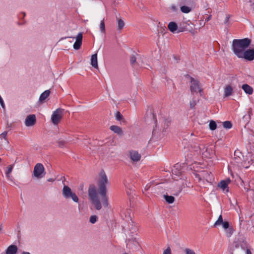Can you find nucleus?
Segmentation results:
<instances>
[{"mask_svg": "<svg viewBox=\"0 0 254 254\" xmlns=\"http://www.w3.org/2000/svg\"><path fill=\"white\" fill-rule=\"evenodd\" d=\"M82 33H79L78 35L76 36V40L82 42Z\"/></svg>", "mask_w": 254, "mask_h": 254, "instance_id": "nucleus-36", "label": "nucleus"}, {"mask_svg": "<svg viewBox=\"0 0 254 254\" xmlns=\"http://www.w3.org/2000/svg\"><path fill=\"white\" fill-rule=\"evenodd\" d=\"M198 148L199 149H201V147H200V146H198Z\"/></svg>", "mask_w": 254, "mask_h": 254, "instance_id": "nucleus-54", "label": "nucleus"}, {"mask_svg": "<svg viewBox=\"0 0 254 254\" xmlns=\"http://www.w3.org/2000/svg\"><path fill=\"white\" fill-rule=\"evenodd\" d=\"M230 18V15L229 14H227L226 15V17H225V20L224 22L225 24H226V25L228 24V22H229Z\"/></svg>", "mask_w": 254, "mask_h": 254, "instance_id": "nucleus-39", "label": "nucleus"}, {"mask_svg": "<svg viewBox=\"0 0 254 254\" xmlns=\"http://www.w3.org/2000/svg\"><path fill=\"white\" fill-rule=\"evenodd\" d=\"M130 159L133 162H138L140 160L141 155L136 150H130L129 152Z\"/></svg>", "mask_w": 254, "mask_h": 254, "instance_id": "nucleus-11", "label": "nucleus"}, {"mask_svg": "<svg viewBox=\"0 0 254 254\" xmlns=\"http://www.w3.org/2000/svg\"><path fill=\"white\" fill-rule=\"evenodd\" d=\"M97 219L98 217L96 215H92L89 218V222L92 224H94L97 222Z\"/></svg>", "mask_w": 254, "mask_h": 254, "instance_id": "nucleus-31", "label": "nucleus"}, {"mask_svg": "<svg viewBox=\"0 0 254 254\" xmlns=\"http://www.w3.org/2000/svg\"><path fill=\"white\" fill-rule=\"evenodd\" d=\"M224 96L228 97L232 94L233 88L230 85H226L224 88Z\"/></svg>", "mask_w": 254, "mask_h": 254, "instance_id": "nucleus-16", "label": "nucleus"}, {"mask_svg": "<svg viewBox=\"0 0 254 254\" xmlns=\"http://www.w3.org/2000/svg\"><path fill=\"white\" fill-rule=\"evenodd\" d=\"M211 17V15H209V16L207 18V19H206V21H209V20L210 19Z\"/></svg>", "mask_w": 254, "mask_h": 254, "instance_id": "nucleus-47", "label": "nucleus"}, {"mask_svg": "<svg viewBox=\"0 0 254 254\" xmlns=\"http://www.w3.org/2000/svg\"><path fill=\"white\" fill-rule=\"evenodd\" d=\"M50 94V91L49 90H47L43 92L40 97H39V101L42 102L44 101L49 96Z\"/></svg>", "mask_w": 254, "mask_h": 254, "instance_id": "nucleus-19", "label": "nucleus"}, {"mask_svg": "<svg viewBox=\"0 0 254 254\" xmlns=\"http://www.w3.org/2000/svg\"><path fill=\"white\" fill-rule=\"evenodd\" d=\"M22 13L23 14V17H24L25 16V15H26L25 13V12H23Z\"/></svg>", "mask_w": 254, "mask_h": 254, "instance_id": "nucleus-53", "label": "nucleus"}, {"mask_svg": "<svg viewBox=\"0 0 254 254\" xmlns=\"http://www.w3.org/2000/svg\"><path fill=\"white\" fill-rule=\"evenodd\" d=\"M88 195L95 208L99 210L102 208V205L97 196L96 190L94 186H90L88 190Z\"/></svg>", "mask_w": 254, "mask_h": 254, "instance_id": "nucleus-3", "label": "nucleus"}, {"mask_svg": "<svg viewBox=\"0 0 254 254\" xmlns=\"http://www.w3.org/2000/svg\"><path fill=\"white\" fill-rule=\"evenodd\" d=\"M153 120L154 121L155 123H156L157 119H156V116L154 114H153Z\"/></svg>", "mask_w": 254, "mask_h": 254, "instance_id": "nucleus-45", "label": "nucleus"}, {"mask_svg": "<svg viewBox=\"0 0 254 254\" xmlns=\"http://www.w3.org/2000/svg\"><path fill=\"white\" fill-rule=\"evenodd\" d=\"M178 166H179V165L178 164H176L174 167V169H173L172 172H173V174L179 176V175L181 174V172H180V171H177V168H178Z\"/></svg>", "mask_w": 254, "mask_h": 254, "instance_id": "nucleus-32", "label": "nucleus"}, {"mask_svg": "<svg viewBox=\"0 0 254 254\" xmlns=\"http://www.w3.org/2000/svg\"><path fill=\"white\" fill-rule=\"evenodd\" d=\"M163 197L165 199L166 201L169 203H173L175 201V197L172 195H168L167 194H164Z\"/></svg>", "mask_w": 254, "mask_h": 254, "instance_id": "nucleus-20", "label": "nucleus"}, {"mask_svg": "<svg viewBox=\"0 0 254 254\" xmlns=\"http://www.w3.org/2000/svg\"><path fill=\"white\" fill-rule=\"evenodd\" d=\"M1 158H0V162H1Z\"/></svg>", "mask_w": 254, "mask_h": 254, "instance_id": "nucleus-56", "label": "nucleus"}, {"mask_svg": "<svg viewBox=\"0 0 254 254\" xmlns=\"http://www.w3.org/2000/svg\"><path fill=\"white\" fill-rule=\"evenodd\" d=\"M231 204H232V201L230 199Z\"/></svg>", "mask_w": 254, "mask_h": 254, "instance_id": "nucleus-55", "label": "nucleus"}, {"mask_svg": "<svg viewBox=\"0 0 254 254\" xmlns=\"http://www.w3.org/2000/svg\"><path fill=\"white\" fill-rule=\"evenodd\" d=\"M65 143V142L64 141V140L60 141L58 142L59 146L60 147L64 146V145Z\"/></svg>", "mask_w": 254, "mask_h": 254, "instance_id": "nucleus-41", "label": "nucleus"}, {"mask_svg": "<svg viewBox=\"0 0 254 254\" xmlns=\"http://www.w3.org/2000/svg\"><path fill=\"white\" fill-rule=\"evenodd\" d=\"M16 246L12 245L9 246L6 250V254H15L17 252Z\"/></svg>", "mask_w": 254, "mask_h": 254, "instance_id": "nucleus-13", "label": "nucleus"}, {"mask_svg": "<svg viewBox=\"0 0 254 254\" xmlns=\"http://www.w3.org/2000/svg\"><path fill=\"white\" fill-rule=\"evenodd\" d=\"M130 63L132 66H134V65L137 63L136 62V58L133 55H131L130 57Z\"/></svg>", "mask_w": 254, "mask_h": 254, "instance_id": "nucleus-26", "label": "nucleus"}, {"mask_svg": "<svg viewBox=\"0 0 254 254\" xmlns=\"http://www.w3.org/2000/svg\"><path fill=\"white\" fill-rule=\"evenodd\" d=\"M82 45V42L76 41L73 44V48L75 50H78L80 48Z\"/></svg>", "mask_w": 254, "mask_h": 254, "instance_id": "nucleus-29", "label": "nucleus"}, {"mask_svg": "<svg viewBox=\"0 0 254 254\" xmlns=\"http://www.w3.org/2000/svg\"><path fill=\"white\" fill-rule=\"evenodd\" d=\"M116 119L118 121H122V123H125L126 121L124 118L123 116L121 114L120 112H117L116 114Z\"/></svg>", "mask_w": 254, "mask_h": 254, "instance_id": "nucleus-21", "label": "nucleus"}, {"mask_svg": "<svg viewBox=\"0 0 254 254\" xmlns=\"http://www.w3.org/2000/svg\"><path fill=\"white\" fill-rule=\"evenodd\" d=\"M45 168L41 163H37L35 165L33 175L37 178H41L44 177L45 173Z\"/></svg>", "mask_w": 254, "mask_h": 254, "instance_id": "nucleus-5", "label": "nucleus"}, {"mask_svg": "<svg viewBox=\"0 0 254 254\" xmlns=\"http://www.w3.org/2000/svg\"><path fill=\"white\" fill-rule=\"evenodd\" d=\"M230 182V180L228 179L227 181L222 180L218 185V187L222 189L224 191H229L228 184Z\"/></svg>", "mask_w": 254, "mask_h": 254, "instance_id": "nucleus-12", "label": "nucleus"}, {"mask_svg": "<svg viewBox=\"0 0 254 254\" xmlns=\"http://www.w3.org/2000/svg\"><path fill=\"white\" fill-rule=\"evenodd\" d=\"M36 116L35 115H28L25 119V124L27 127H31L34 125L36 123Z\"/></svg>", "mask_w": 254, "mask_h": 254, "instance_id": "nucleus-10", "label": "nucleus"}, {"mask_svg": "<svg viewBox=\"0 0 254 254\" xmlns=\"http://www.w3.org/2000/svg\"><path fill=\"white\" fill-rule=\"evenodd\" d=\"M150 186H148V185H146V186L145 187V190H147L149 188Z\"/></svg>", "mask_w": 254, "mask_h": 254, "instance_id": "nucleus-49", "label": "nucleus"}, {"mask_svg": "<svg viewBox=\"0 0 254 254\" xmlns=\"http://www.w3.org/2000/svg\"><path fill=\"white\" fill-rule=\"evenodd\" d=\"M168 27L169 30L173 33H179L185 30V28L183 27H180L178 29V25L175 22H170L168 24Z\"/></svg>", "mask_w": 254, "mask_h": 254, "instance_id": "nucleus-9", "label": "nucleus"}, {"mask_svg": "<svg viewBox=\"0 0 254 254\" xmlns=\"http://www.w3.org/2000/svg\"><path fill=\"white\" fill-rule=\"evenodd\" d=\"M63 109L59 108L54 111L52 115L51 120L54 125H58L62 118Z\"/></svg>", "mask_w": 254, "mask_h": 254, "instance_id": "nucleus-6", "label": "nucleus"}, {"mask_svg": "<svg viewBox=\"0 0 254 254\" xmlns=\"http://www.w3.org/2000/svg\"><path fill=\"white\" fill-rule=\"evenodd\" d=\"M54 181V180H53V179H48V182H52V181Z\"/></svg>", "mask_w": 254, "mask_h": 254, "instance_id": "nucleus-51", "label": "nucleus"}, {"mask_svg": "<svg viewBox=\"0 0 254 254\" xmlns=\"http://www.w3.org/2000/svg\"><path fill=\"white\" fill-rule=\"evenodd\" d=\"M2 229H3L2 224H1L0 225V233H1Z\"/></svg>", "mask_w": 254, "mask_h": 254, "instance_id": "nucleus-46", "label": "nucleus"}, {"mask_svg": "<svg viewBox=\"0 0 254 254\" xmlns=\"http://www.w3.org/2000/svg\"><path fill=\"white\" fill-rule=\"evenodd\" d=\"M196 105V102L194 100L192 99L190 101V106L191 109H193L194 108Z\"/></svg>", "mask_w": 254, "mask_h": 254, "instance_id": "nucleus-35", "label": "nucleus"}, {"mask_svg": "<svg viewBox=\"0 0 254 254\" xmlns=\"http://www.w3.org/2000/svg\"><path fill=\"white\" fill-rule=\"evenodd\" d=\"M251 40L246 38L242 39H234L232 44V50L234 53L239 58L245 50L249 47Z\"/></svg>", "mask_w": 254, "mask_h": 254, "instance_id": "nucleus-1", "label": "nucleus"}, {"mask_svg": "<svg viewBox=\"0 0 254 254\" xmlns=\"http://www.w3.org/2000/svg\"><path fill=\"white\" fill-rule=\"evenodd\" d=\"M184 252L186 254H196L193 250L189 248H185Z\"/></svg>", "mask_w": 254, "mask_h": 254, "instance_id": "nucleus-33", "label": "nucleus"}, {"mask_svg": "<svg viewBox=\"0 0 254 254\" xmlns=\"http://www.w3.org/2000/svg\"><path fill=\"white\" fill-rule=\"evenodd\" d=\"M100 29L101 32H102L103 33L105 32V26L104 19H103L100 22Z\"/></svg>", "mask_w": 254, "mask_h": 254, "instance_id": "nucleus-30", "label": "nucleus"}, {"mask_svg": "<svg viewBox=\"0 0 254 254\" xmlns=\"http://www.w3.org/2000/svg\"><path fill=\"white\" fill-rule=\"evenodd\" d=\"M101 178L99 179L98 182L99 186V192L102 196V201L103 202V205L105 207L108 206V198L106 195V186L108 183V180L107 177L103 170L100 173Z\"/></svg>", "mask_w": 254, "mask_h": 254, "instance_id": "nucleus-2", "label": "nucleus"}, {"mask_svg": "<svg viewBox=\"0 0 254 254\" xmlns=\"http://www.w3.org/2000/svg\"><path fill=\"white\" fill-rule=\"evenodd\" d=\"M246 254H252V253L250 249H247Z\"/></svg>", "mask_w": 254, "mask_h": 254, "instance_id": "nucleus-44", "label": "nucleus"}, {"mask_svg": "<svg viewBox=\"0 0 254 254\" xmlns=\"http://www.w3.org/2000/svg\"><path fill=\"white\" fill-rule=\"evenodd\" d=\"M182 190H183L182 187H180L179 188V190H178L177 191H176L175 192H173V194L174 195H176V196L180 194V193L182 191Z\"/></svg>", "mask_w": 254, "mask_h": 254, "instance_id": "nucleus-38", "label": "nucleus"}, {"mask_svg": "<svg viewBox=\"0 0 254 254\" xmlns=\"http://www.w3.org/2000/svg\"><path fill=\"white\" fill-rule=\"evenodd\" d=\"M223 125L224 128L229 129L232 127V124L230 121H225L223 123Z\"/></svg>", "mask_w": 254, "mask_h": 254, "instance_id": "nucleus-27", "label": "nucleus"}, {"mask_svg": "<svg viewBox=\"0 0 254 254\" xmlns=\"http://www.w3.org/2000/svg\"><path fill=\"white\" fill-rule=\"evenodd\" d=\"M223 222V218H222V216L221 215H220L217 220L215 222V223H214V227H216L218 225H219L220 224H222V223Z\"/></svg>", "mask_w": 254, "mask_h": 254, "instance_id": "nucleus-28", "label": "nucleus"}, {"mask_svg": "<svg viewBox=\"0 0 254 254\" xmlns=\"http://www.w3.org/2000/svg\"><path fill=\"white\" fill-rule=\"evenodd\" d=\"M190 89L192 93L197 92V91L201 93L202 92V90L200 87L199 82L198 80L194 79L192 77H190Z\"/></svg>", "mask_w": 254, "mask_h": 254, "instance_id": "nucleus-7", "label": "nucleus"}, {"mask_svg": "<svg viewBox=\"0 0 254 254\" xmlns=\"http://www.w3.org/2000/svg\"><path fill=\"white\" fill-rule=\"evenodd\" d=\"M126 242L127 245H129L130 243H132V244L136 245V244L138 243L136 238L134 237L127 239L126 240Z\"/></svg>", "mask_w": 254, "mask_h": 254, "instance_id": "nucleus-23", "label": "nucleus"}, {"mask_svg": "<svg viewBox=\"0 0 254 254\" xmlns=\"http://www.w3.org/2000/svg\"><path fill=\"white\" fill-rule=\"evenodd\" d=\"M181 10L182 12L188 13L191 11V8L186 5H183L181 7Z\"/></svg>", "mask_w": 254, "mask_h": 254, "instance_id": "nucleus-24", "label": "nucleus"}, {"mask_svg": "<svg viewBox=\"0 0 254 254\" xmlns=\"http://www.w3.org/2000/svg\"><path fill=\"white\" fill-rule=\"evenodd\" d=\"M239 58H244L248 61H253L254 60V49H249L245 51L240 56Z\"/></svg>", "mask_w": 254, "mask_h": 254, "instance_id": "nucleus-8", "label": "nucleus"}, {"mask_svg": "<svg viewBox=\"0 0 254 254\" xmlns=\"http://www.w3.org/2000/svg\"><path fill=\"white\" fill-rule=\"evenodd\" d=\"M7 134V131H4V132H3L2 133H1L0 134V139L4 138L5 140H6L8 142L7 139L6 138Z\"/></svg>", "mask_w": 254, "mask_h": 254, "instance_id": "nucleus-34", "label": "nucleus"}, {"mask_svg": "<svg viewBox=\"0 0 254 254\" xmlns=\"http://www.w3.org/2000/svg\"><path fill=\"white\" fill-rule=\"evenodd\" d=\"M22 254H30L29 252H23Z\"/></svg>", "mask_w": 254, "mask_h": 254, "instance_id": "nucleus-50", "label": "nucleus"}, {"mask_svg": "<svg viewBox=\"0 0 254 254\" xmlns=\"http://www.w3.org/2000/svg\"><path fill=\"white\" fill-rule=\"evenodd\" d=\"M171 9L174 11H176L177 10V8L175 5H172L171 6Z\"/></svg>", "mask_w": 254, "mask_h": 254, "instance_id": "nucleus-43", "label": "nucleus"}, {"mask_svg": "<svg viewBox=\"0 0 254 254\" xmlns=\"http://www.w3.org/2000/svg\"><path fill=\"white\" fill-rule=\"evenodd\" d=\"M110 129L118 135H122L123 134L122 128L117 126H111Z\"/></svg>", "mask_w": 254, "mask_h": 254, "instance_id": "nucleus-18", "label": "nucleus"}, {"mask_svg": "<svg viewBox=\"0 0 254 254\" xmlns=\"http://www.w3.org/2000/svg\"><path fill=\"white\" fill-rule=\"evenodd\" d=\"M227 232V236L230 237L233 233V230L232 228L229 229Z\"/></svg>", "mask_w": 254, "mask_h": 254, "instance_id": "nucleus-42", "label": "nucleus"}, {"mask_svg": "<svg viewBox=\"0 0 254 254\" xmlns=\"http://www.w3.org/2000/svg\"><path fill=\"white\" fill-rule=\"evenodd\" d=\"M13 168V165H10L7 167V170L5 172V175L7 179L8 180H10L11 181H13V179L12 177L10 176V174L12 171V169Z\"/></svg>", "mask_w": 254, "mask_h": 254, "instance_id": "nucleus-17", "label": "nucleus"}, {"mask_svg": "<svg viewBox=\"0 0 254 254\" xmlns=\"http://www.w3.org/2000/svg\"><path fill=\"white\" fill-rule=\"evenodd\" d=\"M248 114L249 115V116H250L251 114H252V110H251V109H250V110L248 111Z\"/></svg>", "mask_w": 254, "mask_h": 254, "instance_id": "nucleus-48", "label": "nucleus"}, {"mask_svg": "<svg viewBox=\"0 0 254 254\" xmlns=\"http://www.w3.org/2000/svg\"><path fill=\"white\" fill-rule=\"evenodd\" d=\"M66 38H74V37H65V38H62L61 40H63L64 39H65Z\"/></svg>", "mask_w": 254, "mask_h": 254, "instance_id": "nucleus-52", "label": "nucleus"}, {"mask_svg": "<svg viewBox=\"0 0 254 254\" xmlns=\"http://www.w3.org/2000/svg\"><path fill=\"white\" fill-rule=\"evenodd\" d=\"M62 194L64 198H71L74 202H78L79 198L76 193L71 190L67 186H64L62 190Z\"/></svg>", "mask_w": 254, "mask_h": 254, "instance_id": "nucleus-4", "label": "nucleus"}, {"mask_svg": "<svg viewBox=\"0 0 254 254\" xmlns=\"http://www.w3.org/2000/svg\"><path fill=\"white\" fill-rule=\"evenodd\" d=\"M209 127L210 130H214L217 128V124L215 121L211 120L210 121Z\"/></svg>", "mask_w": 254, "mask_h": 254, "instance_id": "nucleus-25", "label": "nucleus"}, {"mask_svg": "<svg viewBox=\"0 0 254 254\" xmlns=\"http://www.w3.org/2000/svg\"><path fill=\"white\" fill-rule=\"evenodd\" d=\"M163 254H171V249L168 247L167 249L164 251Z\"/></svg>", "mask_w": 254, "mask_h": 254, "instance_id": "nucleus-40", "label": "nucleus"}, {"mask_svg": "<svg viewBox=\"0 0 254 254\" xmlns=\"http://www.w3.org/2000/svg\"><path fill=\"white\" fill-rule=\"evenodd\" d=\"M222 224L223 227L225 229H228L229 227V222L227 221L223 222Z\"/></svg>", "mask_w": 254, "mask_h": 254, "instance_id": "nucleus-37", "label": "nucleus"}, {"mask_svg": "<svg viewBox=\"0 0 254 254\" xmlns=\"http://www.w3.org/2000/svg\"><path fill=\"white\" fill-rule=\"evenodd\" d=\"M117 30H121L124 27L125 23L123 21V20L121 19H118L117 18Z\"/></svg>", "mask_w": 254, "mask_h": 254, "instance_id": "nucleus-22", "label": "nucleus"}, {"mask_svg": "<svg viewBox=\"0 0 254 254\" xmlns=\"http://www.w3.org/2000/svg\"><path fill=\"white\" fill-rule=\"evenodd\" d=\"M91 64L93 67L98 68V62H97V54H94L92 55L91 58Z\"/></svg>", "mask_w": 254, "mask_h": 254, "instance_id": "nucleus-15", "label": "nucleus"}, {"mask_svg": "<svg viewBox=\"0 0 254 254\" xmlns=\"http://www.w3.org/2000/svg\"><path fill=\"white\" fill-rule=\"evenodd\" d=\"M242 88L246 94L252 95L253 93V88L247 84H243Z\"/></svg>", "mask_w": 254, "mask_h": 254, "instance_id": "nucleus-14", "label": "nucleus"}]
</instances>
